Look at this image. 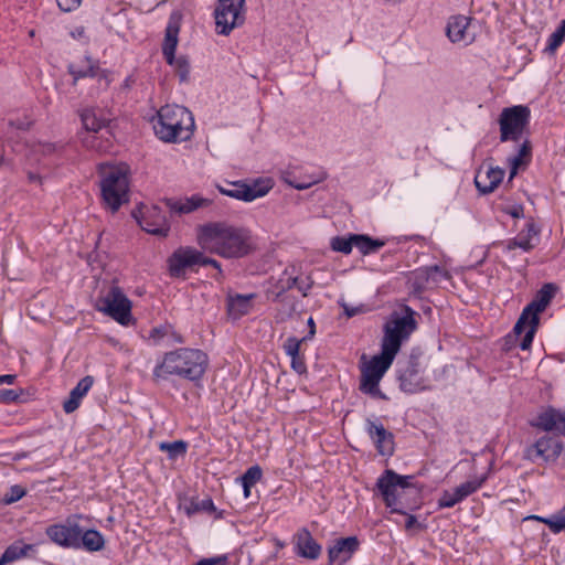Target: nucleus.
Returning a JSON list of instances; mask_svg holds the SVG:
<instances>
[{
    "label": "nucleus",
    "instance_id": "obj_8",
    "mask_svg": "<svg viewBox=\"0 0 565 565\" xmlns=\"http://www.w3.org/2000/svg\"><path fill=\"white\" fill-rule=\"evenodd\" d=\"M417 318H419V313L407 305L401 307V313H391L388 320L383 326L381 348L396 355L403 342L408 340L411 334L417 329Z\"/></svg>",
    "mask_w": 565,
    "mask_h": 565
},
{
    "label": "nucleus",
    "instance_id": "obj_9",
    "mask_svg": "<svg viewBox=\"0 0 565 565\" xmlns=\"http://www.w3.org/2000/svg\"><path fill=\"white\" fill-rule=\"evenodd\" d=\"M395 354L381 348V353L373 355L361 365L359 390L373 399L388 401L390 397L380 388V382L391 367Z\"/></svg>",
    "mask_w": 565,
    "mask_h": 565
},
{
    "label": "nucleus",
    "instance_id": "obj_37",
    "mask_svg": "<svg viewBox=\"0 0 565 565\" xmlns=\"http://www.w3.org/2000/svg\"><path fill=\"white\" fill-rule=\"evenodd\" d=\"M532 239L524 236V231H521L516 237L499 243L502 246L504 253H512L515 248H521L525 253H530L534 249L535 244L531 243Z\"/></svg>",
    "mask_w": 565,
    "mask_h": 565
},
{
    "label": "nucleus",
    "instance_id": "obj_64",
    "mask_svg": "<svg viewBox=\"0 0 565 565\" xmlns=\"http://www.w3.org/2000/svg\"><path fill=\"white\" fill-rule=\"evenodd\" d=\"M411 288H412V294L414 296L422 298V295L425 292L427 287L424 285H420V284H415L414 281H411Z\"/></svg>",
    "mask_w": 565,
    "mask_h": 565
},
{
    "label": "nucleus",
    "instance_id": "obj_42",
    "mask_svg": "<svg viewBox=\"0 0 565 565\" xmlns=\"http://www.w3.org/2000/svg\"><path fill=\"white\" fill-rule=\"evenodd\" d=\"M488 477L487 475H482L479 478H476L473 480H468L458 487L455 488V490L458 492L459 497L465 500L472 493L477 492L483 483L487 481Z\"/></svg>",
    "mask_w": 565,
    "mask_h": 565
},
{
    "label": "nucleus",
    "instance_id": "obj_61",
    "mask_svg": "<svg viewBox=\"0 0 565 565\" xmlns=\"http://www.w3.org/2000/svg\"><path fill=\"white\" fill-rule=\"evenodd\" d=\"M307 326H308V333L305 337H302L301 339H298V341H301L302 343L311 341L315 338L316 332H317L316 322L312 317H309V319L307 321Z\"/></svg>",
    "mask_w": 565,
    "mask_h": 565
},
{
    "label": "nucleus",
    "instance_id": "obj_46",
    "mask_svg": "<svg viewBox=\"0 0 565 565\" xmlns=\"http://www.w3.org/2000/svg\"><path fill=\"white\" fill-rule=\"evenodd\" d=\"M28 493L26 489L20 484H13L9 488V490L4 493V495L1 498V503L4 505H10L19 500H21L23 497H25Z\"/></svg>",
    "mask_w": 565,
    "mask_h": 565
},
{
    "label": "nucleus",
    "instance_id": "obj_6",
    "mask_svg": "<svg viewBox=\"0 0 565 565\" xmlns=\"http://www.w3.org/2000/svg\"><path fill=\"white\" fill-rule=\"evenodd\" d=\"M154 135L168 143L186 141L191 138L195 124L192 113L179 105H164L151 120Z\"/></svg>",
    "mask_w": 565,
    "mask_h": 565
},
{
    "label": "nucleus",
    "instance_id": "obj_51",
    "mask_svg": "<svg viewBox=\"0 0 565 565\" xmlns=\"http://www.w3.org/2000/svg\"><path fill=\"white\" fill-rule=\"evenodd\" d=\"M433 276L428 274L426 267H419L413 271V278L411 281L420 284L427 287V284L431 280Z\"/></svg>",
    "mask_w": 565,
    "mask_h": 565
},
{
    "label": "nucleus",
    "instance_id": "obj_43",
    "mask_svg": "<svg viewBox=\"0 0 565 565\" xmlns=\"http://www.w3.org/2000/svg\"><path fill=\"white\" fill-rule=\"evenodd\" d=\"M354 233H350L343 236H334L331 238L330 246L332 250L349 255L354 246Z\"/></svg>",
    "mask_w": 565,
    "mask_h": 565
},
{
    "label": "nucleus",
    "instance_id": "obj_41",
    "mask_svg": "<svg viewBox=\"0 0 565 565\" xmlns=\"http://www.w3.org/2000/svg\"><path fill=\"white\" fill-rule=\"evenodd\" d=\"M65 146L61 143H54V142H45L40 145V152L44 157H51L54 156V164L61 166L63 161L65 160L64 157Z\"/></svg>",
    "mask_w": 565,
    "mask_h": 565
},
{
    "label": "nucleus",
    "instance_id": "obj_39",
    "mask_svg": "<svg viewBox=\"0 0 565 565\" xmlns=\"http://www.w3.org/2000/svg\"><path fill=\"white\" fill-rule=\"evenodd\" d=\"M565 42V19H563L556 30L548 36L544 53L554 55L558 47Z\"/></svg>",
    "mask_w": 565,
    "mask_h": 565
},
{
    "label": "nucleus",
    "instance_id": "obj_34",
    "mask_svg": "<svg viewBox=\"0 0 565 565\" xmlns=\"http://www.w3.org/2000/svg\"><path fill=\"white\" fill-rule=\"evenodd\" d=\"M353 238L354 246L363 256L377 253L386 244L385 239L372 237L369 234L354 233Z\"/></svg>",
    "mask_w": 565,
    "mask_h": 565
},
{
    "label": "nucleus",
    "instance_id": "obj_10",
    "mask_svg": "<svg viewBox=\"0 0 565 565\" xmlns=\"http://www.w3.org/2000/svg\"><path fill=\"white\" fill-rule=\"evenodd\" d=\"M94 308L124 327L136 323L131 313L132 302L117 285L110 286L105 294L100 292Z\"/></svg>",
    "mask_w": 565,
    "mask_h": 565
},
{
    "label": "nucleus",
    "instance_id": "obj_4",
    "mask_svg": "<svg viewBox=\"0 0 565 565\" xmlns=\"http://www.w3.org/2000/svg\"><path fill=\"white\" fill-rule=\"evenodd\" d=\"M82 514H71L63 521L50 524L45 527L47 539L64 550L99 552L105 547L104 535L94 527H85L79 521Z\"/></svg>",
    "mask_w": 565,
    "mask_h": 565
},
{
    "label": "nucleus",
    "instance_id": "obj_16",
    "mask_svg": "<svg viewBox=\"0 0 565 565\" xmlns=\"http://www.w3.org/2000/svg\"><path fill=\"white\" fill-rule=\"evenodd\" d=\"M131 215L139 226L151 235L168 237L171 231L170 220L157 205L148 207L146 212L134 210Z\"/></svg>",
    "mask_w": 565,
    "mask_h": 565
},
{
    "label": "nucleus",
    "instance_id": "obj_59",
    "mask_svg": "<svg viewBox=\"0 0 565 565\" xmlns=\"http://www.w3.org/2000/svg\"><path fill=\"white\" fill-rule=\"evenodd\" d=\"M70 35L72 36V39L74 40H77V41H83L84 44H88L89 43V38L87 36L86 34V29L85 26L83 25H79V26H76L74 28L71 32H70Z\"/></svg>",
    "mask_w": 565,
    "mask_h": 565
},
{
    "label": "nucleus",
    "instance_id": "obj_2",
    "mask_svg": "<svg viewBox=\"0 0 565 565\" xmlns=\"http://www.w3.org/2000/svg\"><path fill=\"white\" fill-rule=\"evenodd\" d=\"M413 475H399L393 469H385L377 478L374 493L380 495L390 513L406 514V510L416 511L420 508L423 484L413 482Z\"/></svg>",
    "mask_w": 565,
    "mask_h": 565
},
{
    "label": "nucleus",
    "instance_id": "obj_19",
    "mask_svg": "<svg viewBox=\"0 0 565 565\" xmlns=\"http://www.w3.org/2000/svg\"><path fill=\"white\" fill-rule=\"evenodd\" d=\"M530 426L556 436H565V411L546 406L530 420Z\"/></svg>",
    "mask_w": 565,
    "mask_h": 565
},
{
    "label": "nucleus",
    "instance_id": "obj_44",
    "mask_svg": "<svg viewBox=\"0 0 565 565\" xmlns=\"http://www.w3.org/2000/svg\"><path fill=\"white\" fill-rule=\"evenodd\" d=\"M284 287L287 291L297 288L303 297H307L313 287V280L310 277H307L306 281L301 280L299 277H289L284 280Z\"/></svg>",
    "mask_w": 565,
    "mask_h": 565
},
{
    "label": "nucleus",
    "instance_id": "obj_56",
    "mask_svg": "<svg viewBox=\"0 0 565 565\" xmlns=\"http://www.w3.org/2000/svg\"><path fill=\"white\" fill-rule=\"evenodd\" d=\"M521 231H524V236L529 237L530 239L539 236L541 233V228L536 225L532 217L526 221L524 227Z\"/></svg>",
    "mask_w": 565,
    "mask_h": 565
},
{
    "label": "nucleus",
    "instance_id": "obj_3",
    "mask_svg": "<svg viewBox=\"0 0 565 565\" xmlns=\"http://www.w3.org/2000/svg\"><path fill=\"white\" fill-rule=\"evenodd\" d=\"M209 366V356L200 349L178 348L166 352L152 371V381L158 383L177 376L198 384Z\"/></svg>",
    "mask_w": 565,
    "mask_h": 565
},
{
    "label": "nucleus",
    "instance_id": "obj_52",
    "mask_svg": "<svg viewBox=\"0 0 565 565\" xmlns=\"http://www.w3.org/2000/svg\"><path fill=\"white\" fill-rule=\"evenodd\" d=\"M409 511L411 510H406V514H404L406 516L405 530L406 531H411V530L424 531V530H426V527H427L426 524L419 522L417 520L416 515L408 513Z\"/></svg>",
    "mask_w": 565,
    "mask_h": 565
},
{
    "label": "nucleus",
    "instance_id": "obj_30",
    "mask_svg": "<svg viewBox=\"0 0 565 565\" xmlns=\"http://www.w3.org/2000/svg\"><path fill=\"white\" fill-rule=\"evenodd\" d=\"M179 32L180 24L177 21H173L172 17L170 18L166 31L164 39L162 43V54L166 63H170L174 61L175 51L179 43Z\"/></svg>",
    "mask_w": 565,
    "mask_h": 565
},
{
    "label": "nucleus",
    "instance_id": "obj_57",
    "mask_svg": "<svg viewBox=\"0 0 565 565\" xmlns=\"http://www.w3.org/2000/svg\"><path fill=\"white\" fill-rule=\"evenodd\" d=\"M56 3L63 12H71L81 6L82 0H56Z\"/></svg>",
    "mask_w": 565,
    "mask_h": 565
},
{
    "label": "nucleus",
    "instance_id": "obj_38",
    "mask_svg": "<svg viewBox=\"0 0 565 565\" xmlns=\"http://www.w3.org/2000/svg\"><path fill=\"white\" fill-rule=\"evenodd\" d=\"M158 447L160 451L167 452L169 460H175L186 454L189 444L183 439H179L172 443L161 441Z\"/></svg>",
    "mask_w": 565,
    "mask_h": 565
},
{
    "label": "nucleus",
    "instance_id": "obj_58",
    "mask_svg": "<svg viewBox=\"0 0 565 565\" xmlns=\"http://www.w3.org/2000/svg\"><path fill=\"white\" fill-rule=\"evenodd\" d=\"M505 214L510 215L513 218L524 217V206L523 204H513L507 206L502 210Z\"/></svg>",
    "mask_w": 565,
    "mask_h": 565
},
{
    "label": "nucleus",
    "instance_id": "obj_60",
    "mask_svg": "<svg viewBox=\"0 0 565 565\" xmlns=\"http://www.w3.org/2000/svg\"><path fill=\"white\" fill-rule=\"evenodd\" d=\"M111 75H113V72L110 70L102 68L99 65L95 78L99 83L104 82L105 86L108 87L110 85V83L113 82Z\"/></svg>",
    "mask_w": 565,
    "mask_h": 565
},
{
    "label": "nucleus",
    "instance_id": "obj_50",
    "mask_svg": "<svg viewBox=\"0 0 565 565\" xmlns=\"http://www.w3.org/2000/svg\"><path fill=\"white\" fill-rule=\"evenodd\" d=\"M286 292L287 290L284 287V279H279L274 285L273 289L267 291V295H271L273 302H284Z\"/></svg>",
    "mask_w": 565,
    "mask_h": 565
},
{
    "label": "nucleus",
    "instance_id": "obj_14",
    "mask_svg": "<svg viewBox=\"0 0 565 565\" xmlns=\"http://www.w3.org/2000/svg\"><path fill=\"white\" fill-rule=\"evenodd\" d=\"M564 450L563 443L556 436H542L526 446L523 458L535 463L541 459L544 463H555Z\"/></svg>",
    "mask_w": 565,
    "mask_h": 565
},
{
    "label": "nucleus",
    "instance_id": "obj_62",
    "mask_svg": "<svg viewBox=\"0 0 565 565\" xmlns=\"http://www.w3.org/2000/svg\"><path fill=\"white\" fill-rule=\"evenodd\" d=\"M341 307L343 308V312L348 318H353L356 315L363 313L365 311L364 306L351 307L348 303L343 302L341 303Z\"/></svg>",
    "mask_w": 565,
    "mask_h": 565
},
{
    "label": "nucleus",
    "instance_id": "obj_36",
    "mask_svg": "<svg viewBox=\"0 0 565 565\" xmlns=\"http://www.w3.org/2000/svg\"><path fill=\"white\" fill-rule=\"evenodd\" d=\"M532 518L546 525L554 534L565 533V505L548 516L533 515Z\"/></svg>",
    "mask_w": 565,
    "mask_h": 565
},
{
    "label": "nucleus",
    "instance_id": "obj_33",
    "mask_svg": "<svg viewBox=\"0 0 565 565\" xmlns=\"http://www.w3.org/2000/svg\"><path fill=\"white\" fill-rule=\"evenodd\" d=\"M470 23V18L458 14L449 18L446 34L452 43L466 40V30Z\"/></svg>",
    "mask_w": 565,
    "mask_h": 565
},
{
    "label": "nucleus",
    "instance_id": "obj_24",
    "mask_svg": "<svg viewBox=\"0 0 565 565\" xmlns=\"http://www.w3.org/2000/svg\"><path fill=\"white\" fill-rule=\"evenodd\" d=\"M505 171L500 167H489L487 171L477 170L475 185L482 195L492 193L503 181Z\"/></svg>",
    "mask_w": 565,
    "mask_h": 565
},
{
    "label": "nucleus",
    "instance_id": "obj_26",
    "mask_svg": "<svg viewBox=\"0 0 565 565\" xmlns=\"http://www.w3.org/2000/svg\"><path fill=\"white\" fill-rule=\"evenodd\" d=\"M533 146L529 138H525L518 148V153L508 159L509 181L515 178L520 169H525L532 161Z\"/></svg>",
    "mask_w": 565,
    "mask_h": 565
},
{
    "label": "nucleus",
    "instance_id": "obj_63",
    "mask_svg": "<svg viewBox=\"0 0 565 565\" xmlns=\"http://www.w3.org/2000/svg\"><path fill=\"white\" fill-rule=\"evenodd\" d=\"M8 126L12 127V128H15L18 130H23V131H26L30 128V124L29 122H25V121L20 120V119H18V120H9L8 121Z\"/></svg>",
    "mask_w": 565,
    "mask_h": 565
},
{
    "label": "nucleus",
    "instance_id": "obj_32",
    "mask_svg": "<svg viewBox=\"0 0 565 565\" xmlns=\"http://www.w3.org/2000/svg\"><path fill=\"white\" fill-rule=\"evenodd\" d=\"M30 552H35L34 544H26L22 540H17L10 544L0 556V565H7L14 561L30 556Z\"/></svg>",
    "mask_w": 565,
    "mask_h": 565
},
{
    "label": "nucleus",
    "instance_id": "obj_48",
    "mask_svg": "<svg viewBox=\"0 0 565 565\" xmlns=\"http://www.w3.org/2000/svg\"><path fill=\"white\" fill-rule=\"evenodd\" d=\"M170 330L171 324L168 323L153 327L149 331L148 340L151 342L152 345H158L164 337L169 335Z\"/></svg>",
    "mask_w": 565,
    "mask_h": 565
},
{
    "label": "nucleus",
    "instance_id": "obj_27",
    "mask_svg": "<svg viewBox=\"0 0 565 565\" xmlns=\"http://www.w3.org/2000/svg\"><path fill=\"white\" fill-rule=\"evenodd\" d=\"M83 62L86 63L85 68L77 67L74 63H68L66 66L67 73L72 76V86H76L79 79L95 78L100 65V61L92 56L89 52H86L83 56Z\"/></svg>",
    "mask_w": 565,
    "mask_h": 565
},
{
    "label": "nucleus",
    "instance_id": "obj_40",
    "mask_svg": "<svg viewBox=\"0 0 565 565\" xmlns=\"http://www.w3.org/2000/svg\"><path fill=\"white\" fill-rule=\"evenodd\" d=\"M174 68L180 83H186L190 78L191 65L186 55H174V61L167 63Z\"/></svg>",
    "mask_w": 565,
    "mask_h": 565
},
{
    "label": "nucleus",
    "instance_id": "obj_15",
    "mask_svg": "<svg viewBox=\"0 0 565 565\" xmlns=\"http://www.w3.org/2000/svg\"><path fill=\"white\" fill-rule=\"evenodd\" d=\"M396 377L399 390L404 393L415 394L430 390V387L425 384L419 358L415 354H411L406 363L397 369Z\"/></svg>",
    "mask_w": 565,
    "mask_h": 565
},
{
    "label": "nucleus",
    "instance_id": "obj_11",
    "mask_svg": "<svg viewBox=\"0 0 565 565\" xmlns=\"http://www.w3.org/2000/svg\"><path fill=\"white\" fill-rule=\"evenodd\" d=\"M531 110L526 105L504 107L499 117L500 142H519L527 130Z\"/></svg>",
    "mask_w": 565,
    "mask_h": 565
},
{
    "label": "nucleus",
    "instance_id": "obj_53",
    "mask_svg": "<svg viewBox=\"0 0 565 565\" xmlns=\"http://www.w3.org/2000/svg\"><path fill=\"white\" fill-rule=\"evenodd\" d=\"M228 564V556L226 554L217 555L213 557L207 558H201L193 565H227Z\"/></svg>",
    "mask_w": 565,
    "mask_h": 565
},
{
    "label": "nucleus",
    "instance_id": "obj_1",
    "mask_svg": "<svg viewBox=\"0 0 565 565\" xmlns=\"http://www.w3.org/2000/svg\"><path fill=\"white\" fill-rule=\"evenodd\" d=\"M196 243L201 249L226 259H241L257 250V239L252 230L227 222L199 225Z\"/></svg>",
    "mask_w": 565,
    "mask_h": 565
},
{
    "label": "nucleus",
    "instance_id": "obj_49",
    "mask_svg": "<svg viewBox=\"0 0 565 565\" xmlns=\"http://www.w3.org/2000/svg\"><path fill=\"white\" fill-rule=\"evenodd\" d=\"M203 252V249L199 250L198 266H212L217 270V275L214 276V278L218 279L220 277H223V269L221 263L215 258L206 256Z\"/></svg>",
    "mask_w": 565,
    "mask_h": 565
},
{
    "label": "nucleus",
    "instance_id": "obj_5",
    "mask_svg": "<svg viewBox=\"0 0 565 565\" xmlns=\"http://www.w3.org/2000/svg\"><path fill=\"white\" fill-rule=\"evenodd\" d=\"M559 287L554 282H545L533 296V299L523 308L519 319L516 320L512 332L516 340L522 335L519 343L521 350H530L534 337L540 327L541 315L547 309L552 300L555 298Z\"/></svg>",
    "mask_w": 565,
    "mask_h": 565
},
{
    "label": "nucleus",
    "instance_id": "obj_21",
    "mask_svg": "<svg viewBox=\"0 0 565 565\" xmlns=\"http://www.w3.org/2000/svg\"><path fill=\"white\" fill-rule=\"evenodd\" d=\"M361 541L358 536H347L334 540L333 544L328 547V564L343 565L349 562L353 555L360 550Z\"/></svg>",
    "mask_w": 565,
    "mask_h": 565
},
{
    "label": "nucleus",
    "instance_id": "obj_45",
    "mask_svg": "<svg viewBox=\"0 0 565 565\" xmlns=\"http://www.w3.org/2000/svg\"><path fill=\"white\" fill-rule=\"evenodd\" d=\"M263 478V469L258 465L249 467L242 476L237 477L235 481L237 483H245L248 486H255Z\"/></svg>",
    "mask_w": 565,
    "mask_h": 565
},
{
    "label": "nucleus",
    "instance_id": "obj_13",
    "mask_svg": "<svg viewBox=\"0 0 565 565\" xmlns=\"http://www.w3.org/2000/svg\"><path fill=\"white\" fill-rule=\"evenodd\" d=\"M328 172L323 167L315 164H289L280 171V180L296 190H306L324 181Z\"/></svg>",
    "mask_w": 565,
    "mask_h": 565
},
{
    "label": "nucleus",
    "instance_id": "obj_31",
    "mask_svg": "<svg viewBox=\"0 0 565 565\" xmlns=\"http://www.w3.org/2000/svg\"><path fill=\"white\" fill-rule=\"evenodd\" d=\"M96 107L87 106L78 110V116L85 130L98 132L106 127L108 120L99 115Z\"/></svg>",
    "mask_w": 565,
    "mask_h": 565
},
{
    "label": "nucleus",
    "instance_id": "obj_54",
    "mask_svg": "<svg viewBox=\"0 0 565 565\" xmlns=\"http://www.w3.org/2000/svg\"><path fill=\"white\" fill-rule=\"evenodd\" d=\"M21 394H22V391H20V393H18L15 390L2 388V390H0V401L6 404L18 402L20 399Z\"/></svg>",
    "mask_w": 565,
    "mask_h": 565
},
{
    "label": "nucleus",
    "instance_id": "obj_28",
    "mask_svg": "<svg viewBox=\"0 0 565 565\" xmlns=\"http://www.w3.org/2000/svg\"><path fill=\"white\" fill-rule=\"evenodd\" d=\"M302 342L297 337H288L282 344L285 353L290 356V367L299 375L307 373L305 354L300 352Z\"/></svg>",
    "mask_w": 565,
    "mask_h": 565
},
{
    "label": "nucleus",
    "instance_id": "obj_20",
    "mask_svg": "<svg viewBox=\"0 0 565 565\" xmlns=\"http://www.w3.org/2000/svg\"><path fill=\"white\" fill-rule=\"evenodd\" d=\"M161 202L168 209L170 216H181L190 214L201 207H207L212 204V200L205 199L200 194H193L185 198H163Z\"/></svg>",
    "mask_w": 565,
    "mask_h": 565
},
{
    "label": "nucleus",
    "instance_id": "obj_18",
    "mask_svg": "<svg viewBox=\"0 0 565 565\" xmlns=\"http://www.w3.org/2000/svg\"><path fill=\"white\" fill-rule=\"evenodd\" d=\"M365 431L373 441V445L383 457H391L395 451V436L387 430L379 419H365Z\"/></svg>",
    "mask_w": 565,
    "mask_h": 565
},
{
    "label": "nucleus",
    "instance_id": "obj_12",
    "mask_svg": "<svg viewBox=\"0 0 565 565\" xmlns=\"http://www.w3.org/2000/svg\"><path fill=\"white\" fill-rule=\"evenodd\" d=\"M245 0H217L214 10L216 33L230 35L245 22Z\"/></svg>",
    "mask_w": 565,
    "mask_h": 565
},
{
    "label": "nucleus",
    "instance_id": "obj_23",
    "mask_svg": "<svg viewBox=\"0 0 565 565\" xmlns=\"http://www.w3.org/2000/svg\"><path fill=\"white\" fill-rule=\"evenodd\" d=\"M232 185L234 189L233 193H230V198L244 202H252L258 198H263L271 189V186L265 183L262 179H257L250 184L244 181H236L233 182Z\"/></svg>",
    "mask_w": 565,
    "mask_h": 565
},
{
    "label": "nucleus",
    "instance_id": "obj_35",
    "mask_svg": "<svg viewBox=\"0 0 565 565\" xmlns=\"http://www.w3.org/2000/svg\"><path fill=\"white\" fill-rule=\"evenodd\" d=\"M185 512L188 515H193L200 512L214 513L215 519H223L224 511H218L212 500V498L207 497L205 499H192L189 504L185 507Z\"/></svg>",
    "mask_w": 565,
    "mask_h": 565
},
{
    "label": "nucleus",
    "instance_id": "obj_47",
    "mask_svg": "<svg viewBox=\"0 0 565 565\" xmlns=\"http://www.w3.org/2000/svg\"><path fill=\"white\" fill-rule=\"evenodd\" d=\"M461 501L463 500L459 497L455 489L452 492L445 490L437 500V505L438 509H450Z\"/></svg>",
    "mask_w": 565,
    "mask_h": 565
},
{
    "label": "nucleus",
    "instance_id": "obj_25",
    "mask_svg": "<svg viewBox=\"0 0 565 565\" xmlns=\"http://www.w3.org/2000/svg\"><path fill=\"white\" fill-rule=\"evenodd\" d=\"M255 297V294H228L226 297V313L228 318L235 321L248 315L250 309L253 308L252 301Z\"/></svg>",
    "mask_w": 565,
    "mask_h": 565
},
{
    "label": "nucleus",
    "instance_id": "obj_22",
    "mask_svg": "<svg viewBox=\"0 0 565 565\" xmlns=\"http://www.w3.org/2000/svg\"><path fill=\"white\" fill-rule=\"evenodd\" d=\"M294 552L301 558L316 561L320 557L322 546L307 527L299 529L292 536Z\"/></svg>",
    "mask_w": 565,
    "mask_h": 565
},
{
    "label": "nucleus",
    "instance_id": "obj_55",
    "mask_svg": "<svg viewBox=\"0 0 565 565\" xmlns=\"http://www.w3.org/2000/svg\"><path fill=\"white\" fill-rule=\"evenodd\" d=\"M428 274L433 276L431 280L438 282L440 278H448L449 274L439 265L425 266Z\"/></svg>",
    "mask_w": 565,
    "mask_h": 565
},
{
    "label": "nucleus",
    "instance_id": "obj_7",
    "mask_svg": "<svg viewBox=\"0 0 565 565\" xmlns=\"http://www.w3.org/2000/svg\"><path fill=\"white\" fill-rule=\"evenodd\" d=\"M105 167L108 170L102 171L104 164L99 168L102 202L106 209L115 213L129 202L131 170L126 162L106 163Z\"/></svg>",
    "mask_w": 565,
    "mask_h": 565
},
{
    "label": "nucleus",
    "instance_id": "obj_17",
    "mask_svg": "<svg viewBox=\"0 0 565 565\" xmlns=\"http://www.w3.org/2000/svg\"><path fill=\"white\" fill-rule=\"evenodd\" d=\"M199 249L192 246H180L167 259V269L171 278H186L188 270L198 266Z\"/></svg>",
    "mask_w": 565,
    "mask_h": 565
},
{
    "label": "nucleus",
    "instance_id": "obj_29",
    "mask_svg": "<svg viewBox=\"0 0 565 565\" xmlns=\"http://www.w3.org/2000/svg\"><path fill=\"white\" fill-rule=\"evenodd\" d=\"M93 383V376L87 375L79 380L76 386L71 390L68 398L63 403V411L66 414H71L79 407L82 398L88 393Z\"/></svg>",
    "mask_w": 565,
    "mask_h": 565
}]
</instances>
